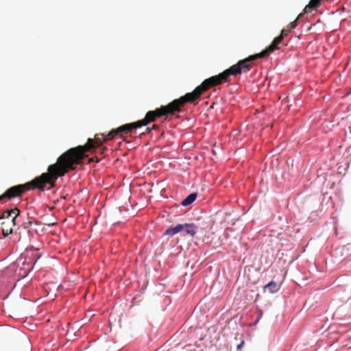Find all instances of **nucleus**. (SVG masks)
<instances>
[{
    "instance_id": "obj_1",
    "label": "nucleus",
    "mask_w": 351,
    "mask_h": 351,
    "mask_svg": "<svg viewBox=\"0 0 351 351\" xmlns=\"http://www.w3.org/2000/svg\"><path fill=\"white\" fill-rule=\"evenodd\" d=\"M84 151V146L79 145L71 148L62 154L58 158V165H50L48 171L35 178L29 183L12 186L7 189L1 195L0 201L3 199H10L20 196L22 193L30 189H38L42 191H48L53 186L56 180L64 176L66 172L72 167L78 160L80 155Z\"/></svg>"
},
{
    "instance_id": "obj_2",
    "label": "nucleus",
    "mask_w": 351,
    "mask_h": 351,
    "mask_svg": "<svg viewBox=\"0 0 351 351\" xmlns=\"http://www.w3.org/2000/svg\"><path fill=\"white\" fill-rule=\"evenodd\" d=\"M243 69H250V66L245 59L240 60L237 64L230 66L229 69L223 71L221 73L206 79L200 86L189 93H186L180 98L183 103L195 104L202 93L209 88L210 86L221 84L227 81L230 75H237L241 73Z\"/></svg>"
},
{
    "instance_id": "obj_3",
    "label": "nucleus",
    "mask_w": 351,
    "mask_h": 351,
    "mask_svg": "<svg viewBox=\"0 0 351 351\" xmlns=\"http://www.w3.org/2000/svg\"><path fill=\"white\" fill-rule=\"evenodd\" d=\"M180 108L181 106L178 104V101L175 100L168 106H163L160 108V110H156V112H147L143 120L139 121L135 123L123 125L119 129L112 130L111 132H113L114 134H117L118 130H123L125 132H131L132 130L141 128L143 125H147L149 123L153 122L156 117H160L167 114L179 112L180 110Z\"/></svg>"
},
{
    "instance_id": "obj_4",
    "label": "nucleus",
    "mask_w": 351,
    "mask_h": 351,
    "mask_svg": "<svg viewBox=\"0 0 351 351\" xmlns=\"http://www.w3.org/2000/svg\"><path fill=\"white\" fill-rule=\"evenodd\" d=\"M42 256V253L40 249L30 246L27 247L25 251L21 254L19 257V263H27L32 266L34 267L35 264Z\"/></svg>"
},
{
    "instance_id": "obj_5",
    "label": "nucleus",
    "mask_w": 351,
    "mask_h": 351,
    "mask_svg": "<svg viewBox=\"0 0 351 351\" xmlns=\"http://www.w3.org/2000/svg\"><path fill=\"white\" fill-rule=\"evenodd\" d=\"M282 36H277L276 37L270 45H269L267 47H266L264 50H263L261 52L256 54V56L258 58H265L269 56L272 52H274L275 50H278L279 47H278V45L281 44L282 42Z\"/></svg>"
},
{
    "instance_id": "obj_6",
    "label": "nucleus",
    "mask_w": 351,
    "mask_h": 351,
    "mask_svg": "<svg viewBox=\"0 0 351 351\" xmlns=\"http://www.w3.org/2000/svg\"><path fill=\"white\" fill-rule=\"evenodd\" d=\"M16 269L15 270L16 275L19 277V280L23 279L33 270L34 267L27 263H19V258L16 261Z\"/></svg>"
},
{
    "instance_id": "obj_7",
    "label": "nucleus",
    "mask_w": 351,
    "mask_h": 351,
    "mask_svg": "<svg viewBox=\"0 0 351 351\" xmlns=\"http://www.w3.org/2000/svg\"><path fill=\"white\" fill-rule=\"evenodd\" d=\"M180 226L182 228V229H181V232H184L191 237L195 235L197 232V226L193 223H180Z\"/></svg>"
},
{
    "instance_id": "obj_8",
    "label": "nucleus",
    "mask_w": 351,
    "mask_h": 351,
    "mask_svg": "<svg viewBox=\"0 0 351 351\" xmlns=\"http://www.w3.org/2000/svg\"><path fill=\"white\" fill-rule=\"evenodd\" d=\"M197 197V193L193 192L189 194L181 202L182 206H188L192 204Z\"/></svg>"
},
{
    "instance_id": "obj_9",
    "label": "nucleus",
    "mask_w": 351,
    "mask_h": 351,
    "mask_svg": "<svg viewBox=\"0 0 351 351\" xmlns=\"http://www.w3.org/2000/svg\"><path fill=\"white\" fill-rule=\"evenodd\" d=\"M181 229H182L180 223H178L175 226H171L168 228L163 233L164 236H173L179 232H181Z\"/></svg>"
},
{
    "instance_id": "obj_10",
    "label": "nucleus",
    "mask_w": 351,
    "mask_h": 351,
    "mask_svg": "<svg viewBox=\"0 0 351 351\" xmlns=\"http://www.w3.org/2000/svg\"><path fill=\"white\" fill-rule=\"evenodd\" d=\"M265 289H268L269 293H275L278 291L280 288V285H278L274 280H271L266 284L264 287Z\"/></svg>"
},
{
    "instance_id": "obj_11",
    "label": "nucleus",
    "mask_w": 351,
    "mask_h": 351,
    "mask_svg": "<svg viewBox=\"0 0 351 351\" xmlns=\"http://www.w3.org/2000/svg\"><path fill=\"white\" fill-rule=\"evenodd\" d=\"M293 101V103L296 106H301V104H298V102L300 101V99H296L294 95L292 96H287L282 101V104H287L289 107L292 106L291 101Z\"/></svg>"
},
{
    "instance_id": "obj_12",
    "label": "nucleus",
    "mask_w": 351,
    "mask_h": 351,
    "mask_svg": "<svg viewBox=\"0 0 351 351\" xmlns=\"http://www.w3.org/2000/svg\"><path fill=\"white\" fill-rule=\"evenodd\" d=\"M19 214V210L16 208H14L10 211L8 212L6 218H8V219H10L13 225L15 226L16 220V218H17Z\"/></svg>"
},
{
    "instance_id": "obj_13",
    "label": "nucleus",
    "mask_w": 351,
    "mask_h": 351,
    "mask_svg": "<svg viewBox=\"0 0 351 351\" xmlns=\"http://www.w3.org/2000/svg\"><path fill=\"white\" fill-rule=\"evenodd\" d=\"M30 224L31 225H34L36 226V228L34 229V231L37 233V234H39V233H44L45 232V228L43 227H40L42 223L41 222L38 221H32L30 222Z\"/></svg>"
},
{
    "instance_id": "obj_14",
    "label": "nucleus",
    "mask_w": 351,
    "mask_h": 351,
    "mask_svg": "<svg viewBox=\"0 0 351 351\" xmlns=\"http://www.w3.org/2000/svg\"><path fill=\"white\" fill-rule=\"evenodd\" d=\"M321 1L322 0H310L308 6L305 9L315 10L320 5Z\"/></svg>"
},
{
    "instance_id": "obj_15",
    "label": "nucleus",
    "mask_w": 351,
    "mask_h": 351,
    "mask_svg": "<svg viewBox=\"0 0 351 351\" xmlns=\"http://www.w3.org/2000/svg\"><path fill=\"white\" fill-rule=\"evenodd\" d=\"M87 149H93L94 147V140L90 138H88V140H87Z\"/></svg>"
},
{
    "instance_id": "obj_16",
    "label": "nucleus",
    "mask_w": 351,
    "mask_h": 351,
    "mask_svg": "<svg viewBox=\"0 0 351 351\" xmlns=\"http://www.w3.org/2000/svg\"><path fill=\"white\" fill-rule=\"evenodd\" d=\"M289 32H290L289 29H283L281 31L280 34L279 35V36H282V39L283 40L284 38L287 36V34H289Z\"/></svg>"
},
{
    "instance_id": "obj_17",
    "label": "nucleus",
    "mask_w": 351,
    "mask_h": 351,
    "mask_svg": "<svg viewBox=\"0 0 351 351\" xmlns=\"http://www.w3.org/2000/svg\"><path fill=\"white\" fill-rule=\"evenodd\" d=\"M298 26V22L297 21L295 20V21L293 22H291L289 25V29L291 31L292 29H294L296 27Z\"/></svg>"
},
{
    "instance_id": "obj_18",
    "label": "nucleus",
    "mask_w": 351,
    "mask_h": 351,
    "mask_svg": "<svg viewBox=\"0 0 351 351\" xmlns=\"http://www.w3.org/2000/svg\"><path fill=\"white\" fill-rule=\"evenodd\" d=\"M244 345V341H241L237 346V350H241Z\"/></svg>"
},
{
    "instance_id": "obj_19",
    "label": "nucleus",
    "mask_w": 351,
    "mask_h": 351,
    "mask_svg": "<svg viewBox=\"0 0 351 351\" xmlns=\"http://www.w3.org/2000/svg\"><path fill=\"white\" fill-rule=\"evenodd\" d=\"M257 317H258V319H261V317H263V312L261 309H258L257 310Z\"/></svg>"
},
{
    "instance_id": "obj_20",
    "label": "nucleus",
    "mask_w": 351,
    "mask_h": 351,
    "mask_svg": "<svg viewBox=\"0 0 351 351\" xmlns=\"http://www.w3.org/2000/svg\"><path fill=\"white\" fill-rule=\"evenodd\" d=\"M261 319H258V317H257L256 319H255L254 321V324L256 325L259 321H260Z\"/></svg>"
},
{
    "instance_id": "obj_21",
    "label": "nucleus",
    "mask_w": 351,
    "mask_h": 351,
    "mask_svg": "<svg viewBox=\"0 0 351 351\" xmlns=\"http://www.w3.org/2000/svg\"><path fill=\"white\" fill-rule=\"evenodd\" d=\"M261 319H258V317H257L256 319H255L254 321V324L256 325L259 321H260Z\"/></svg>"
},
{
    "instance_id": "obj_22",
    "label": "nucleus",
    "mask_w": 351,
    "mask_h": 351,
    "mask_svg": "<svg viewBox=\"0 0 351 351\" xmlns=\"http://www.w3.org/2000/svg\"><path fill=\"white\" fill-rule=\"evenodd\" d=\"M152 128H153L154 130H158V126L157 125H152Z\"/></svg>"
},
{
    "instance_id": "obj_23",
    "label": "nucleus",
    "mask_w": 351,
    "mask_h": 351,
    "mask_svg": "<svg viewBox=\"0 0 351 351\" xmlns=\"http://www.w3.org/2000/svg\"><path fill=\"white\" fill-rule=\"evenodd\" d=\"M6 231H7V234H12V233L13 232V230H12V228H10V229L9 230V232H8V230H7Z\"/></svg>"
},
{
    "instance_id": "obj_24",
    "label": "nucleus",
    "mask_w": 351,
    "mask_h": 351,
    "mask_svg": "<svg viewBox=\"0 0 351 351\" xmlns=\"http://www.w3.org/2000/svg\"><path fill=\"white\" fill-rule=\"evenodd\" d=\"M212 153H213V154H216V153H215V152L214 150H213V151H212Z\"/></svg>"
}]
</instances>
